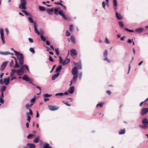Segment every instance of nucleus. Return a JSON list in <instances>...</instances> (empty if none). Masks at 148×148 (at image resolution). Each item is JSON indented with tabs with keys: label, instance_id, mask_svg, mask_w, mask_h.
<instances>
[{
	"label": "nucleus",
	"instance_id": "23",
	"mask_svg": "<svg viewBox=\"0 0 148 148\" xmlns=\"http://www.w3.org/2000/svg\"><path fill=\"white\" fill-rule=\"evenodd\" d=\"M59 59H60V64L62 63V65L63 66L65 65V60L63 62V59L62 58V57L61 56H59Z\"/></svg>",
	"mask_w": 148,
	"mask_h": 148
},
{
	"label": "nucleus",
	"instance_id": "29",
	"mask_svg": "<svg viewBox=\"0 0 148 148\" xmlns=\"http://www.w3.org/2000/svg\"><path fill=\"white\" fill-rule=\"evenodd\" d=\"M125 130L124 129L123 130H120L119 132V134H124L125 133Z\"/></svg>",
	"mask_w": 148,
	"mask_h": 148
},
{
	"label": "nucleus",
	"instance_id": "61",
	"mask_svg": "<svg viewBox=\"0 0 148 148\" xmlns=\"http://www.w3.org/2000/svg\"><path fill=\"white\" fill-rule=\"evenodd\" d=\"M133 39L131 40V39H128V40L127 41V43L130 44L132 42V41H133Z\"/></svg>",
	"mask_w": 148,
	"mask_h": 148
},
{
	"label": "nucleus",
	"instance_id": "9",
	"mask_svg": "<svg viewBox=\"0 0 148 148\" xmlns=\"http://www.w3.org/2000/svg\"><path fill=\"white\" fill-rule=\"evenodd\" d=\"M48 107L49 109L51 111H55L58 109L59 108L56 107V106H53L51 105L48 106Z\"/></svg>",
	"mask_w": 148,
	"mask_h": 148
},
{
	"label": "nucleus",
	"instance_id": "22",
	"mask_svg": "<svg viewBox=\"0 0 148 148\" xmlns=\"http://www.w3.org/2000/svg\"><path fill=\"white\" fill-rule=\"evenodd\" d=\"M58 14L62 16L63 18L65 19V14L63 13V11L62 10H59L58 12Z\"/></svg>",
	"mask_w": 148,
	"mask_h": 148
},
{
	"label": "nucleus",
	"instance_id": "45",
	"mask_svg": "<svg viewBox=\"0 0 148 148\" xmlns=\"http://www.w3.org/2000/svg\"><path fill=\"white\" fill-rule=\"evenodd\" d=\"M108 55V52L107 51V50H106L103 53L104 56V57H107Z\"/></svg>",
	"mask_w": 148,
	"mask_h": 148
},
{
	"label": "nucleus",
	"instance_id": "27",
	"mask_svg": "<svg viewBox=\"0 0 148 148\" xmlns=\"http://www.w3.org/2000/svg\"><path fill=\"white\" fill-rule=\"evenodd\" d=\"M21 11L24 14H25L26 16L29 15L30 16H32V15L31 14H29L28 12H27L26 10H24V9L22 10Z\"/></svg>",
	"mask_w": 148,
	"mask_h": 148
},
{
	"label": "nucleus",
	"instance_id": "14",
	"mask_svg": "<svg viewBox=\"0 0 148 148\" xmlns=\"http://www.w3.org/2000/svg\"><path fill=\"white\" fill-rule=\"evenodd\" d=\"M75 89V87L74 86L70 87L69 89V92L71 94H73L74 92Z\"/></svg>",
	"mask_w": 148,
	"mask_h": 148
},
{
	"label": "nucleus",
	"instance_id": "7",
	"mask_svg": "<svg viewBox=\"0 0 148 148\" xmlns=\"http://www.w3.org/2000/svg\"><path fill=\"white\" fill-rule=\"evenodd\" d=\"M72 73L73 76H77L78 71L77 68L76 66L73 68L72 69Z\"/></svg>",
	"mask_w": 148,
	"mask_h": 148
},
{
	"label": "nucleus",
	"instance_id": "60",
	"mask_svg": "<svg viewBox=\"0 0 148 148\" xmlns=\"http://www.w3.org/2000/svg\"><path fill=\"white\" fill-rule=\"evenodd\" d=\"M56 66V65H54L53 66L51 70L50 71V73H51L53 71V70L54 69Z\"/></svg>",
	"mask_w": 148,
	"mask_h": 148
},
{
	"label": "nucleus",
	"instance_id": "26",
	"mask_svg": "<svg viewBox=\"0 0 148 148\" xmlns=\"http://www.w3.org/2000/svg\"><path fill=\"white\" fill-rule=\"evenodd\" d=\"M10 53L8 52H1L0 51V54L2 55H8Z\"/></svg>",
	"mask_w": 148,
	"mask_h": 148
},
{
	"label": "nucleus",
	"instance_id": "12",
	"mask_svg": "<svg viewBox=\"0 0 148 148\" xmlns=\"http://www.w3.org/2000/svg\"><path fill=\"white\" fill-rule=\"evenodd\" d=\"M62 68V66L60 64L58 66L56 69L55 72L60 73Z\"/></svg>",
	"mask_w": 148,
	"mask_h": 148
},
{
	"label": "nucleus",
	"instance_id": "34",
	"mask_svg": "<svg viewBox=\"0 0 148 148\" xmlns=\"http://www.w3.org/2000/svg\"><path fill=\"white\" fill-rule=\"evenodd\" d=\"M52 96V95H49L47 93H46L43 95V96L45 98L49 97Z\"/></svg>",
	"mask_w": 148,
	"mask_h": 148
},
{
	"label": "nucleus",
	"instance_id": "30",
	"mask_svg": "<svg viewBox=\"0 0 148 148\" xmlns=\"http://www.w3.org/2000/svg\"><path fill=\"white\" fill-rule=\"evenodd\" d=\"M65 95V92H60L56 93L55 95L56 96H62Z\"/></svg>",
	"mask_w": 148,
	"mask_h": 148
},
{
	"label": "nucleus",
	"instance_id": "56",
	"mask_svg": "<svg viewBox=\"0 0 148 148\" xmlns=\"http://www.w3.org/2000/svg\"><path fill=\"white\" fill-rule=\"evenodd\" d=\"M30 106L29 104H26L25 105V107H26V109H28L29 111V110H30L29 109H30Z\"/></svg>",
	"mask_w": 148,
	"mask_h": 148
},
{
	"label": "nucleus",
	"instance_id": "21",
	"mask_svg": "<svg viewBox=\"0 0 148 148\" xmlns=\"http://www.w3.org/2000/svg\"><path fill=\"white\" fill-rule=\"evenodd\" d=\"M144 30V29L143 28H139L135 29V32H136L141 33Z\"/></svg>",
	"mask_w": 148,
	"mask_h": 148
},
{
	"label": "nucleus",
	"instance_id": "32",
	"mask_svg": "<svg viewBox=\"0 0 148 148\" xmlns=\"http://www.w3.org/2000/svg\"><path fill=\"white\" fill-rule=\"evenodd\" d=\"M103 104L104 103L103 102H101L99 104H97V108H98L99 107V108H101L103 106Z\"/></svg>",
	"mask_w": 148,
	"mask_h": 148
},
{
	"label": "nucleus",
	"instance_id": "5",
	"mask_svg": "<svg viewBox=\"0 0 148 148\" xmlns=\"http://www.w3.org/2000/svg\"><path fill=\"white\" fill-rule=\"evenodd\" d=\"M77 76H73V79L70 81V84L69 86H71L73 84H74L76 83L77 80Z\"/></svg>",
	"mask_w": 148,
	"mask_h": 148
},
{
	"label": "nucleus",
	"instance_id": "49",
	"mask_svg": "<svg viewBox=\"0 0 148 148\" xmlns=\"http://www.w3.org/2000/svg\"><path fill=\"white\" fill-rule=\"evenodd\" d=\"M29 83H31V84H32L33 85H34V86H36V85H35L33 83H32V82L33 81V79H32V78H29Z\"/></svg>",
	"mask_w": 148,
	"mask_h": 148
},
{
	"label": "nucleus",
	"instance_id": "51",
	"mask_svg": "<svg viewBox=\"0 0 148 148\" xmlns=\"http://www.w3.org/2000/svg\"><path fill=\"white\" fill-rule=\"evenodd\" d=\"M67 57L65 58V64L69 63L70 61V59L69 58L66 59Z\"/></svg>",
	"mask_w": 148,
	"mask_h": 148
},
{
	"label": "nucleus",
	"instance_id": "48",
	"mask_svg": "<svg viewBox=\"0 0 148 148\" xmlns=\"http://www.w3.org/2000/svg\"><path fill=\"white\" fill-rule=\"evenodd\" d=\"M82 72H81L79 73V78L80 80H81L82 79Z\"/></svg>",
	"mask_w": 148,
	"mask_h": 148
},
{
	"label": "nucleus",
	"instance_id": "52",
	"mask_svg": "<svg viewBox=\"0 0 148 148\" xmlns=\"http://www.w3.org/2000/svg\"><path fill=\"white\" fill-rule=\"evenodd\" d=\"M126 31L129 32H134V31L133 30H132V29H128L127 28H125L124 29Z\"/></svg>",
	"mask_w": 148,
	"mask_h": 148
},
{
	"label": "nucleus",
	"instance_id": "8",
	"mask_svg": "<svg viewBox=\"0 0 148 148\" xmlns=\"http://www.w3.org/2000/svg\"><path fill=\"white\" fill-rule=\"evenodd\" d=\"M148 112V108H143L141 110L140 114L142 115H144Z\"/></svg>",
	"mask_w": 148,
	"mask_h": 148
},
{
	"label": "nucleus",
	"instance_id": "54",
	"mask_svg": "<svg viewBox=\"0 0 148 148\" xmlns=\"http://www.w3.org/2000/svg\"><path fill=\"white\" fill-rule=\"evenodd\" d=\"M103 60L105 61H107L108 63H110V61L107 58V57H105V58L103 59Z\"/></svg>",
	"mask_w": 148,
	"mask_h": 148
},
{
	"label": "nucleus",
	"instance_id": "58",
	"mask_svg": "<svg viewBox=\"0 0 148 148\" xmlns=\"http://www.w3.org/2000/svg\"><path fill=\"white\" fill-rule=\"evenodd\" d=\"M55 51L56 52V53L58 55H59V50L58 48H57L55 49Z\"/></svg>",
	"mask_w": 148,
	"mask_h": 148
},
{
	"label": "nucleus",
	"instance_id": "40",
	"mask_svg": "<svg viewBox=\"0 0 148 148\" xmlns=\"http://www.w3.org/2000/svg\"><path fill=\"white\" fill-rule=\"evenodd\" d=\"M40 38L41 40L44 41H45L46 40V38H45L44 36L42 34H41L40 36Z\"/></svg>",
	"mask_w": 148,
	"mask_h": 148
},
{
	"label": "nucleus",
	"instance_id": "28",
	"mask_svg": "<svg viewBox=\"0 0 148 148\" xmlns=\"http://www.w3.org/2000/svg\"><path fill=\"white\" fill-rule=\"evenodd\" d=\"M1 39L2 40V42L3 44H4L5 43V37H4V35H1Z\"/></svg>",
	"mask_w": 148,
	"mask_h": 148
},
{
	"label": "nucleus",
	"instance_id": "11",
	"mask_svg": "<svg viewBox=\"0 0 148 148\" xmlns=\"http://www.w3.org/2000/svg\"><path fill=\"white\" fill-rule=\"evenodd\" d=\"M11 49L12 50L14 51V53L17 56V59L19 58L21 56V55L20 54H23L22 53H21L18 51H16L14 50L13 48H11Z\"/></svg>",
	"mask_w": 148,
	"mask_h": 148
},
{
	"label": "nucleus",
	"instance_id": "63",
	"mask_svg": "<svg viewBox=\"0 0 148 148\" xmlns=\"http://www.w3.org/2000/svg\"><path fill=\"white\" fill-rule=\"evenodd\" d=\"M119 25L122 27H123L124 25L123 23L121 21H120L119 23Z\"/></svg>",
	"mask_w": 148,
	"mask_h": 148
},
{
	"label": "nucleus",
	"instance_id": "62",
	"mask_svg": "<svg viewBox=\"0 0 148 148\" xmlns=\"http://www.w3.org/2000/svg\"><path fill=\"white\" fill-rule=\"evenodd\" d=\"M5 31L6 33V35H8L9 33V30H8V29L7 28H6L5 29Z\"/></svg>",
	"mask_w": 148,
	"mask_h": 148
},
{
	"label": "nucleus",
	"instance_id": "19",
	"mask_svg": "<svg viewBox=\"0 0 148 148\" xmlns=\"http://www.w3.org/2000/svg\"><path fill=\"white\" fill-rule=\"evenodd\" d=\"M22 79L26 81L29 82V78L26 75H24L23 76Z\"/></svg>",
	"mask_w": 148,
	"mask_h": 148
},
{
	"label": "nucleus",
	"instance_id": "16",
	"mask_svg": "<svg viewBox=\"0 0 148 148\" xmlns=\"http://www.w3.org/2000/svg\"><path fill=\"white\" fill-rule=\"evenodd\" d=\"M10 82V78H5L3 79V83H5L6 85H7L9 84Z\"/></svg>",
	"mask_w": 148,
	"mask_h": 148
},
{
	"label": "nucleus",
	"instance_id": "38",
	"mask_svg": "<svg viewBox=\"0 0 148 148\" xmlns=\"http://www.w3.org/2000/svg\"><path fill=\"white\" fill-rule=\"evenodd\" d=\"M73 30V25H71L69 27V30L71 32H72Z\"/></svg>",
	"mask_w": 148,
	"mask_h": 148
},
{
	"label": "nucleus",
	"instance_id": "44",
	"mask_svg": "<svg viewBox=\"0 0 148 148\" xmlns=\"http://www.w3.org/2000/svg\"><path fill=\"white\" fill-rule=\"evenodd\" d=\"M14 63V61L12 60L11 62H10V66L11 68H12L13 67Z\"/></svg>",
	"mask_w": 148,
	"mask_h": 148
},
{
	"label": "nucleus",
	"instance_id": "10",
	"mask_svg": "<svg viewBox=\"0 0 148 148\" xmlns=\"http://www.w3.org/2000/svg\"><path fill=\"white\" fill-rule=\"evenodd\" d=\"M71 54L72 56L74 58L77 55V53L76 50L74 49H72L71 50Z\"/></svg>",
	"mask_w": 148,
	"mask_h": 148
},
{
	"label": "nucleus",
	"instance_id": "4",
	"mask_svg": "<svg viewBox=\"0 0 148 148\" xmlns=\"http://www.w3.org/2000/svg\"><path fill=\"white\" fill-rule=\"evenodd\" d=\"M29 109V112H27L26 113V115L27 116V120L29 122H30V120L31 119V116H29V115H32L33 114V112L32 110L31 109Z\"/></svg>",
	"mask_w": 148,
	"mask_h": 148
},
{
	"label": "nucleus",
	"instance_id": "31",
	"mask_svg": "<svg viewBox=\"0 0 148 148\" xmlns=\"http://www.w3.org/2000/svg\"><path fill=\"white\" fill-rule=\"evenodd\" d=\"M6 87L4 86H2V87L0 89V91L1 93L3 92L6 90Z\"/></svg>",
	"mask_w": 148,
	"mask_h": 148
},
{
	"label": "nucleus",
	"instance_id": "6",
	"mask_svg": "<svg viewBox=\"0 0 148 148\" xmlns=\"http://www.w3.org/2000/svg\"><path fill=\"white\" fill-rule=\"evenodd\" d=\"M8 63V61H6L2 63V64L1 65L0 68V70L1 71H3L5 69Z\"/></svg>",
	"mask_w": 148,
	"mask_h": 148
},
{
	"label": "nucleus",
	"instance_id": "50",
	"mask_svg": "<svg viewBox=\"0 0 148 148\" xmlns=\"http://www.w3.org/2000/svg\"><path fill=\"white\" fill-rule=\"evenodd\" d=\"M106 3L104 1H103L102 3V5L103 8L105 9V7L106 5Z\"/></svg>",
	"mask_w": 148,
	"mask_h": 148
},
{
	"label": "nucleus",
	"instance_id": "39",
	"mask_svg": "<svg viewBox=\"0 0 148 148\" xmlns=\"http://www.w3.org/2000/svg\"><path fill=\"white\" fill-rule=\"evenodd\" d=\"M34 136V135L33 134H29L27 136V138L28 139H31Z\"/></svg>",
	"mask_w": 148,
	"mask_h": 148
},
{
	"label": "nucleus",
	"instance_id": "18",
	"mask_svg": "<svg viewBox=\"0 0 148 148\" xmlns=\"http://www.w3.org/2000/svg\"><path fill=\"white\" fill-rule=\"evenodd\" d=\"M49 144L45 142L44 143L43 148H52V147L49 146Z\"/></svg>",
	"mask_w": 148,
	"mask_h": 148
},
{
	"label": "nucleus",
	"instance_id": "1",
	"mask_svg": "<svg viewBox=\"0 0 148 148\" xmlns=\"http://www.w3.org/2000/svg\"><path fill=\"white\" fill-rule=\"evenodd\" d=\"M21 55V56L18 59L19 60V63L21 66V67L19 70H18V72H21L22 73L24 69L23 62H24V56L23 54H19Z\"/></svg>",
	"mask_w": 148,
	"mask_h": 148
},
{
	"label": "nucleus",
	"instance_id": "55",
	"mask_svg": "<svg viewBox=\"0 0 148 148\" xmlns=\"http://www.w3.org/2000/svg\"><path fill=\"white\" fill-rule=\"evenodd\" d=\"M35 100H36V96H35L34 98H32L31 99V100L30 101V102H32V103L34 102H35Z\"/></svg>",
	"mask_w": 148,
	"mask_h": 148
},
{
	"label": "nucleus",
	"instance_id": "35",
	"mask_svg": "<svg viewBox=\"0 0 148 148\" xmlns=\"http://www.w3.org/2000/svg\"><path fill=\"white\" fill-rule=\"evenodd\" d=\"M39 139V138L38 137H36L34 140L33 141V142L34 143H37L38 142Z\"/></svg>",
	"mask_w": 148,
	"mask_h": 148
},
{
	"label": "nucleus",
	"instance_id": "37",
	"mask_svg": "<svg viewBox=\"0 0 148 148\" xmlns=\"http://www.w3.org/2000/svg\"><path fill=\"white\" fill-rule=\"evenodd\" d=\"M47 12L48 14H49L50 12H53V8H51V9H47Z\"/></svg>",
	"mask_w": 148,
	"mask_h": 148
},
{
	"label": "nucleus",
	"instance_id": "41",
	"mask_svg": "<svg viewBox=\"0 0 148 148\" xmlns=\"http://www.w3.org/2000/svg\"><path fill=\"white\" fill-rule=\"evenodd\" d=\"M29 51L32 53L33 54H34L35 53V51L34 50V48H30L29 49Z\"/></svg>",
	"mask_w": 148,
	"mask_h": 148
},
{
	"label": "nucleus",
	"instance_id": "59",
	"mask_svg": "<svg viewBox=\"0 0 148 148\" xmlns=\"http://www.w3.org/2000/svg\"><path fill=\"white\" fill-rule=\"evenodd\" d=\"M66 36H69L71 35L70 33L68 31V30L66 31Z\"/></svg>",
	"mask_w": 148,
	"mask_h": 148
},
{
	"label": "nucleus",
	"instance_id": "53",
	"mask_svg": "<svg viewBox=\"0 0 148 148\" xmlns=\"http://www.w3.org/2000/svg\"><path fill=\"white\" fill-rule=\"evenodd\" d=\"M16 73H17L18 75H22L23 74V71H22V73L21 72H18V70L16 71Z\"/></svg>",
	"mask_w": 148,
	"mask_h": 148
},
{
	"label": "nucleus",
	"instance_id": "42",
	"mask_svg": "<svg viewBox=\"0 0 148 148\" xmlns=\"http://www.w3.org/2000/svg\"><path fill=\"white\" fill-rule=\"evenodd\" d=\"M58 9L56 8L54 9V13L56 15L58 14Z\"/></svg>",
	"mask_w": 148,
	"mask_h": 148
},
{
	"label": "nucleus",
	"instance_id": "33",
	"mask_svg": "<svg viewBox=\"0 0 148 148\" xmlns=\"http://www.w3.org/2000/svg\"><path fill=\"white\" fill-rule=\"evenodd\" d=\"M39 9L41 11H44L45 10V7L42 6H39Z\"/></svg>",
	"mask_w": 148,
	"mask_h": 148
},
{
	"label": "nucleus",
	"instance_id": "17",
	"mask_svg": "<svg viewBox=\"0 0 148 148\" xmlns=\"http://www.w3.org/2000/svg\"><path fill=\"white\" fill-rule=\"evenodd\" d=\"M60 74V73H57L56 74L53 75L52 76V79L53 80H55L56 78H57L59 76Z\"/></svg>",
	"mask_w": 148,
	"mask_h": 148
},
{
	"label": "nucleus",
	"instance_id": "20",
	"mask_svg": "<svg viewBox=\"0 0 148 148\" xmlns=\"http://www.w3.org/2000/svg\"><path fill=\"white\" fill-rule=\"evenodd\" d=\"M26 146L29 147V148H35L36 147L35 145L33 144L28 143L27 144Z\"/></svg>",
	"mask_w": 148,
	"mask_h": 148
},
{
	"label": "nucleus",
	"instance_id": "43",
	"mask_svg": "<svg viewBox=\"0 0 148 148\" xmlns=\"http://www.w3.org/2000/svg\"><path fill=\"white\" fill-rule=\"evenodd\" d=\"M113 3L114 7H116L117 6V3L116 0H113Z\"/></svg>",
	"mask_w": 148,
	"mask_h": 148
},
{
	"label": "nucleus",
	"instance_id": "13",
	"mask_svg": "<svg viewBox=\"0 0 148 148\" xmlns=\"http://www.w3.org/2000/svg\"><path fill=\"white\" fill-rule=\"evenodd\" d=\"M34 29L35 32L38 35H39L40 34L39 32L38 31L37 28L36 27V22H34Z\"/></svg>",
	"mask_w": 148,
	"mask_h": 148
},
{
	"label": "nucleus",
	"instance_id": "64",
	"mask_svg": "<svg viewBox=\"0 0 148 148\" xmlns=\"http://www.w3.org/2000/svg\"><path fill=\"white\" fill-rule=\"evenodd\" d=\"M1 35H4L3 30L2 29H1L0 31Z\"/></svg>",
	"mask_w": 148,
	"mask_h": 148
},
{
	"label": "nucleus",
	"instance_id": "57",
	"mask_svg": "<svg viewBox=\"0 0 148 148\" xmlns=\"http://www.w3.org/2000/svg\"><path fill=\"white\" fill-rule=\"evenodd\" d=\"M49 60L51 62H53L54 61L52 58L50 56H49Z\"/></svg>",
	"mask_w": 148,
	"mask_h": 148
},
{
	"label": "nucleus",
	"instance_id": "25",
	"mask_svg": "<svg viewBox=\"0 0 148 148\" xmlns=\"http://www.w3.org/2000/svg\"><path fill=\"white\" fill-rule=\"evenodd\" d=\"M71 42H72L74 44H75L76 43V40L75 38L74 37V36H71Z\"/></svg>",
	"mask_w": 148,
	"mask_h": 148
},
{
	"label": "nucleus",
	"instance_id": "3",
	"mask_svg": "<svg viewBox=\"0 0 148 148\" xmlns=\"http://www.w3.org/2000/svg\"><path fill=\"white\" fill-rule=\"evenodd\" d=\"M26 1L25 0H21V3L19 5V8L20 9L26 10Z\"/></svg>",
	"mask_w": 148,
	"mask_h": 148
},
{
	"label": "nucleus",
	"instance_id": "47",
	"mask_svg": "<svg viewBox=\"0 0 148 148\" xmlns=\"http://www.w3.org/2000/svg\"><path fill=\"white\" fill-rule=\"evenodd\" d=\"M24 67L25 68V69H27V70L28 71V72H29V67L28 66H27L26 64H24L23 65Z\"/></svg>",
	"mask_w": 148,
	"mask_h": 148
},
{
	"label": "nucleus",
	"instance_id": "2",
	"mask_svg": "<svg viewBox=\"0 0 148 148\" xmlns=\"http://www.w3.org/2000/svg\"><path fill=\"white\" fill-rule=\"evenodd\" d=\"M142 123L143 125H140L139 127L142 129H147L148 128V119L147 118L143 119L142 121Z\"/></svg>",
	"mask_w": 148,
	"mask_h": 148
},
{
	"label": "nucleus",
	"instance_id": "15",
	"mask_svg": "<svg viewBox=\"0 0 148 148\" xmlns=\"http://www.w3.org/2000/svg\"><path fill=\"white\" fill-rule=\"evenodd\" d=\"M74 65L75 66H77V69H82V65L81 64H78L77 63L74 62Z\"/></svg>",
	"mask_w": 148,
	"mask_h": 148
},
{
	"label": "nucleus",
	"instance_id": "46",
	"mask_svg": "<svg viewBox=\"0 0 148 148\" xmlns=\"http://www.w3.org/2000/svg\"><path fill=\"white\" fill-rule=\"evenodd\" d=\"M28 20L29 22L31 23H34V21L33 19L31 17H29L28 18Z\"/></svg>",
	"mask_w": 148,
	"mask_h": 148
},
{
	"label": "nucleus",
	"instance_id": "36",
	"mask_svg": "<svg viewBox=\"0 0 148 148\" xmlns=\"http://www.w3.org/2000/svg\"><path fill=\"white\" fill-rule=\"evenodd\" d=\"M13 67L14 68H19L20 67V66L18 64L17 61H15V64Z\"/></svg>",
	"mask_w": 148,
	"mask_h": 148
},
{
	"label": "nucleus",
	"instance_id": "24",
	"mask_svg": "<svg viewBox=\"0 0 148 148\" xmlns=\"http://www.w3.org/2000/svg\"><path fill=\"white\" fill-rule=\"evenodd\" d=\"M116 18L118 19L121 20L122 19V16L118 12H116Z\"/></svg>",
	"mask_w": 148,
	"mask_h": 148
}]
</instances>
